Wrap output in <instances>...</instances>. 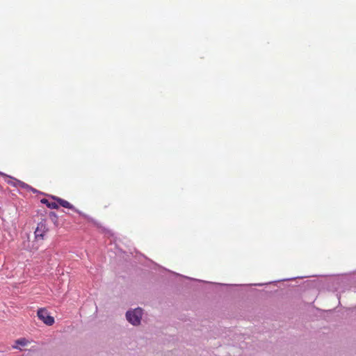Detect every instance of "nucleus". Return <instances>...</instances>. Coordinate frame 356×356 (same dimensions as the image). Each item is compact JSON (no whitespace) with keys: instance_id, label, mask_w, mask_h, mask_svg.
<instances>
[{"instance_id":"1","label":"nucleus","mask_w":356,"mask_h":356,"mask_svg":"<svg viewBox=\"0 0 356 356\" xmlns=\"http://www.w3.org/2000/svg\"><path fill=\"white\" fill-rule=\"evenodd\" d=\"M142 309H135L133 311H128L126 314L127 321L134 325H139L142 318Z\"/></svg>"},{"instance_id":"2","label":"nucleus","mask_w":356,"mask_h":356,"mask_svg":"<svg viewBox=\"0 0 356 356\" xmlns=\"http://www.w3.org/2000/svg\"><path fill=\"white\" fill-rule=\"evenodd\" d=\"M44 235V227L43 224H38L35 231V236L37 239L40 238L41 240L43 239Z\"/></svg>"},{"instance_id":"3","label":"nucleus","mask_w":356,"mask_h":356,"mask_svg":"<svg viewBox=\"0 0 356 356\" xmlns=\"http://www.w3.org/2000/svg\"><path fill=\"white\" fill-rule=\"evenodd\" d=\"M57 202L59 204V205L63 207H65L67 209H74V206L72 204H71L69 202H67V200L58 198V199H57Z\"/></svg>"},{"instance_id":"4","label":"nucleus","mask_w":356,"mask_h":356,"mask_svg":"<svg viewBox=\"0 0 356 356\" xmlns=\"http://www.w3.org/2000/svg\"><path fill=\"white\" fill-rule=\"evenodd\" d=\"M46 207L51 209H58V202H49L47 200H46Z\"/></svg>"},{"instance_id":"5","label":"nucleus","mask_w":356,"mask_h":356,"mask_svg":"<svg viewBox=\"0 0 356 356\" xmlns=\"http://www.w3.org/2000/svg\"><path fill=\"white\" fill-rule=\"evenodd\" d=\"M29 341L24 338L19 339L16 341V343L21 345V346H26L28 344Z\"/></svg>"},{"instance_id":"6","label":"nucleus","mask_w":356,"mask_h":356,"mask_svg":"<svg viewBox=\"0 0 356 356\" xmlns=\"http://www.w3.org/2000/svg\"><path fill=\"white\" fill-rule=\"evenodd\" d=\"M38 316L44 322V309L41 308L38 311Z\"/></svg>"},{"instance_id":"7","label":"nucleus","mask_w":356,"mask_h":356,"mask_svg":"<svg viewBox=\"0 0 356 356\" xmlns=\"http://www.w3.org/2000/svg\"><path fill=\"white\" fill-rule=\"evenodd\" d=\"M54 323V318L50 316H46V325H51Z\"/></svg>"},{"instance_id":"8","label":"nucleus","mask_w":356,"mask_h":356,"mask_svg":"<svg viewBox=\"0 0 356 356\" xmlns=\"http://www.w3.org/2000/svg\"><path fill=\"white\" fill-rule=\"evenodd\" d=\"M40 202H41V203L44 204V202H45L44 198L40 200Z\"/></svg>"},{"instance_id":"9","label":"nucleus","mask_w":356,"mask_h":356,"mask_svg":"<svg viewBox=\"0 0 356 356\" xmlns=\"http://www.w3.org/2000/svg\"><path fill=\"white\" fill-rule=\"evenodd\" d=\"M0 175H2V176H4L5 175L2 172H0Z\"/></svg>"}]
</instances>
